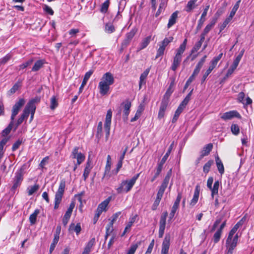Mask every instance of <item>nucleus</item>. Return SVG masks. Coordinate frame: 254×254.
I'll list each match as a JSON object with an SVG mask.
<instances>
[{"mask_svg": "<svg viewBox=\"0 0 254 254\" xmlns=\"http://www.w3.org/2000/svg\"><path fill=\"white\" fill-rule=\"evenodd\" d=\"M140 174V173L136 174L130 180L122 181L120 187L116 189L117 192L121 193L124 191L127 192L130 191L139 177Z\"/></svg>", "mask_w": 254, "mask_h": 254, "instance_id": "obj_1", "label": "nucleus"}, {"mask_svg": "<svg viewBox=\"0 0 254 254\" xmlns=\"http://www.w3.org/2000/svg\"><path fill=\"white\" fill-rule=\"evenodd\" d=\"M131 106V103L130 101L128 100H126L117 109V116L120 117L122 112H123V120L125 122H126L128 120Z\"/></svg>", "mask_w": 254, "mask_h": 254, "instance_id": "obj_2", "label": "nucleus"}, {"mask_svg": "<svg viewBox=\"0 0 254 254\" xmlns=\"http://www.w3.org/2000/svg\"><path fill=\"white\" fill-rule=\"evenodd\" d=\"M65 187V181L64 180H62L60 184L58 190L56 193L54 201V209H57L60 203L62 201V199Z\"/></svg>", "mask_w": 254, "mask_h": 254, "instance_id": "obj_3", "label": "nucleus"}, {"mask_svg": "<svg viewBox=\"0 0 254 254\" xmlns=\"http://www.w3.org/2000/svg\"><path fill=\"white\" fill-rule=\"evenodd\" d=\"M24 168L23 167H21L18 170L16 173L13 179V184L11 188V190L14 191L19 186H20L23 179Z\"/></svg>", "mask_w": 254, "mask_h": 254, "instance_id": "obj_4", "label": "nucleus"}, {"mask_svg": "<svg viewBox=\"0 0 254 254\" xmlns=\"http://www.w3.org/2000/svg\"><path fill=\"white\" fill-rule=\"evenodd\" d=\"M25 104V100L23 98H20L16 102L12 109V113L10 117L11 120H14L15 116L18 114L20 109Z\"/></svg>", "mask_w": 254, "mask_h": 254, "instance_id": "obj_5", "label": "nucleus"}, {"mask_svg": "<svg viewBox=\"0 0 254 254\" xmlns=\"http://www.w3.org/2000/svg\"><path fill=\"white\" fill-rule=\"evenodd\" d=\"M168 214L167 211H165L161 216L159 221V229L158 232V237L160 238H162L163 236L166 227V218Z\"/></svg>", "mask_w": 254, "mask_h": 254, "instance_id": "obj_6", "label": "nucleus"}, {"mask_svg": "<svg viewBox=\"0 0 254 254\" xmlns=\"http://www.w3.org/2000/svg\"><path fill=\"white\" fill-rule=\"evenodd\" d=\"M112 116V111L111 109H109L108 110L105 122L104 124V128L105 131L106 132V137L108 139L109 135H110V127L111 124V119Z\"/></svg>", "mask_w": 254, "mask_h": 254, "instance_id": "obj_7", "label": "nucleus"}, {"mask_svg": "<svg viewBox=\"0 0 254 254\" xmlns=\"http://www.w3.org/2000/svg\"><path fill=\"white\" fill-rule=\"evenodd\" d=\"M170 235L166 234L162 243L161 254H168L170 245Z\"/></svg>", "mask_w": 254, "mask_h": 254, "instance_id": "obj_8", "label": "nucleus"}, {"mask_svg": "<svg viewBox=\"0 0 254 254\" xmlns=\"http://www.w3.org/2000/svg\"><path fill=\"white\" fill-rule=\"evenodd\" d=\"M240 114L236 111H231L223 114L221 118L224 121L231 120L234 117L240 118Z\"/></svg>", "mask_w": 254, "mask_h": 254, "instance_id": "obj_9", "label": "nucleus"}, {"mask_svg": "<svg viewBox=\"0 0 254 254\" xmlns=\"http://www.w3.org/2000/svg\"><path fill=\"white\" fill-rule=\"evenodd\" d=\"M100 81L111 85L114 83V78L111 72H108L103 75Z\"/></svg>", "mask_w": 254, "mask_h": 254, "instance_id": "obj_10", "label": "nucleus"}, {"mask_svg": "<svg viewBox=\"0 0 254 254\" xmlns=\"http://www.w3.org/2000/svg\"><path fill=\"white\" fill-rule=\"evenodd\" d=\"M111 200V196L108 197L107 199L100 203L97 207V211L100 213L101 214L103 211H106L107 210V207Z\"/></svg>", "mask_w": 254, "mask_h": 254, "instance_id": "obj_11", "label": "nucleus"}, {"mask_svg": "<svg viewBox=\"0 0 254 254\" xmlns=\"http://www.w3.org/2000/svg\"><path fill=\"white\" fill-rule=\"evenodd\" d=\"M168 104L169 102L166 101L165 100H162L158 116L159 119L164 117Z\"/></svg>", "mask_w": 254, "mask_h": 254, "instance_id": "obj_12", "label": "nucleus"}, {"mask_svg": "<svg viewBox=\"0 0 254 254\" xmlns=\"http://www.w3.org/2000/svg\"><path fill=\"white\" fill-rule=\"evenodd\" d=\"M110 86V85L106 84L105 82L100 81L98 85L100 93L102 95L107 94L109 91Z\"/></svg>", "mask_w": 254, "mask_h": 254, "instance_id": "obj_13", "label": "nucleus"}, {"mask_svg": "<svg viewBox=\"0 0 254 254\" xmlns=\"http://www.w3.org/2000/svg\"><path fill=\"white\" fill-rule=\"evenodd\" d=\"M182 57L175 55L173 58L172 64L170 67L173 71H175L178 67H179L182 62Z\"/></svg>", "mask_w": 254, "mask_h": 254, "instance_id": "obj_14", "label": "nucleus"}, {"mask_svg": "<svg viewBox=\"0 0 254 254\" xmlns=\"http://www.w3.org/2000/svg\"><path fill=\"white\" fill-rule=\"evenodd\" d=\"M212 147L213 145L212 143H209L205 146L201 151V154L199 158L198 161L204 156L208 155L211 151Z\"/></svg>", "mask_w": 254, "mask_h": 254, "instance_id": "obj_15", "label": "nucleus"}, {"mask_svg": "<svg viewBox=\"0 0 254 254\" xmlns=\"http://www.w3.org/2000/svg\"><path fill=\"white\" fill-rule=\"evenodd\" d=\"M93 166L91 165V161L90 158H89L88 161L86 164V166L84 170L83 177L84 179V181H86V179L88 177V175L92 168Z\"/></svg>", "mask_w": 254, "mask_h": 254, "instance_id": "obj_16", "label": "nucleus"}, {"mask_svg": "<svg viewBox=\"0 0 254 254\" xmlns=\"http://www.w3.org/2000/svg\"><path fill=\"white\" fill-rule=\"evenodd\" d=\"M199 187L198 185H197L195 188L193 197L190 203V205L191 206H193L194 205H195L197 202L198 201L199 195Z\"/></svg>", "mask_w": 254, "mask_h": 254, "instance_id": "obj_17", "label": "nucleus"}, {"mask_svg": "<svg viewBox=\"0 0 254 254\" xmlns=\"http://www.w3.org/2000/svg\"><path fill=\"white\" fill-rule=\"evenodd\" d=\"M237 244L230 241L226 242V252L225 254H233V250L236 247Z\"/></svg>", "mask_w": 254, "mask_h": 254, "instance_id": "obj_18", "label": "nucleus"}, {"mask_svg": "<svg viewBox=\"0 0 254 254\" xmlns=\"http://www.w3.org/2000/svg\"><path fill=\"white\" fill-rule=\"evenodd\" d=\"M92 73H93L92 70H89V71L85 73L84 78L82 80L81 85L79 89V94H80V93H81L82 92L83 88L84 86L86 85L87 81L88 80V79H89V78L90 77V76H91Z\"/></svg>", "mask_w": 254, "mask_h": 254, "instance_id": "obj_19", "label": "nucleus"}, {"mask_svg": "<svg viewBox=\"0 0 254 254\" xmlns=\"http://www.w3.org/2000/svg\"><path fill=\"white\" fill-rule=\"evenodd\" d=\"M187 43V39H185L180 45L179 48L177 49L175 56L182 57V55L185 51Z\"/></svg>", "mask_w": 254, "mask_h": 254, "instance_id": "obj_20", "label": "nucleus"}, {"mask_svg": "<svg viewBox=\"0 0 254 254\" xmlns=\"http://www.w3.org/2000/svg\"><path fill=\"white\" fill-rule=\"evenodd\" d=\"M185 107H186L183 106V105H181V104H180L177 109L176 110L174 116L172 119V122L173 123H175L177 122L180 115L182 113Z\"/></svg>", "mask_w": 254, "mask_h": 254, "instance_id": "obj_21", "label": "nucleus"}, {"mask_svg": "<svg viewBox=\"0 0 254 254\" xmlns=\"http://www.w3.org/2000/svg\"><path fill=\"white\" fill-rule=\"evenodd\" d=\"M45 64L44 60H39L36 61L32 68V71H37L41 68Z\"/></svg>", "mask_w": 254, "mask_h": 254, "instance_id": "obj_22", "label": "nucleus"}, {"mask_svg": "<svg viewBox=\"0 0 254 254\" xmlns=\"http://www.w3.org/2000/svg\"><path fill=\"white\" fill-rule=\"evenodd\" d=\"M178 11H175L171 14L167 24L168 28H170L176 23Z\"/></svg>", "mask_w": 254, "mask_h": 254, "instance_id": "obj_23", "label": "nucleus"}, {"mask_svg": "<svg viewBox=\"0 0 254 254\" xmlns=\"http://www.w3.org/2000/svg\"><path fill=\"white\" fill-rule=\"evenodd\" d=\"M215 161H216V166H217V167L219 172L221 175L223 174L224 173V167L223 164L221 159L218 157V156H217L215 157Z\"/></svg>", "mask_w": 254, "mask_h": 254, "instance_id": "obj_24", "label": "nucleus"}, {"mask_svg": "<svg viewBox=\"0 0 254 254\" xmlns=\"http://www.w3.org/2000/svg\"><path fill=\"white\" fill-rule=\"evenodd\" d=\"M9 137H4L0 141V160L3 157L4 154L3 147L8 142Z\"/></svg>", "mask_w": 254, "mask_h": 254, "instance_id": "obj_25", "label": "nucleus"}, {"mask_svg": "<svg viewBox=\"0 0 254 254\" xmlns=\"http://www.w3.org/2000/svg\"><path fill=\"white\" fill-rule=\"evenodd\" d=\"M167 5V1L166 0H161V2L159 4V7L157 11L155 16L158 17L164 10Z\"/></svg>", "mask_w": 254, "mask_h": 254, "instance_id": "obj_26", "label": "nucleus"}, {"mask_svg": "<svg viewBox=\"0 0 254 254\" xmlns=\"http://www.w3.org/2000/svg\"><path fill=\"white\" fill-rule=\"evenodd\" d=\"M151 36H148L146 37V38H144L140 44V47L139 48V50H141L144 48H145L149 44L150 41H151Z\"/></svg>", "mask_w": 254, "mask_h": 254, "instance_id": "obj_27", "label": "nucleus"}, {"mask_svg": "<svg viewBox=\"0 0 254 254\" xmlns=\"http://www.w3.org/2000/svg\"><path fill=\"white\" fill-rule=\"evenodd\" d=\"M171 170H170L166 175L160 187L166 189L168 186L171 174Z\"/></svg>", "mask_w": 254, "mask_h": 254, "instance_id": "obj_28", "label": "nucleus"}, {"mask_svg": "<svg viewBox=\"0 0 254 254\" xmlns=\"http://www.w3.org/2000/svg\"><path fill=\"white\" fill-rule=\"evenodd\" d=\"M173 143H172L170 146H169L167 152L166 153V154H165V155L163 157V158H162L161 161L159 163V164H161L163 166V165L164 164V163H165V162L166 161L167 159H168L169 156L170 155V153L172 151V149L173 148Z\"/></svg>", "mask_w": 254, "mask_h": 254, "instance_id": "obj_29", "label": "nucleus"}, {"mask_svg": "<svg viewBox=\"0 0 254 254\" xmlns=\"http://www.w3.org/2000/svg\"><path fill=\"white\" fill-rule=\"evenodd\" d=\"M13 124H14V120H11L8 126L4 129H3L2 130V133H1L2 136H5L10 133L11 130L12 129V127L13 126Z\"/></svg>", "mask_w": 254, "mask_h": 254, "instance_id": "obj_30", "label": "nucleus"}, {"mask_svg": "<svg viewBox=\"0 0 254 254\" xmlns=\"http://www.w3.org/2000/svg\"><path fill=\"white\" fill-rule=\"evenodd\" d=\"M197 0H190L186 7L185 10L187 12H190L195 7V2Z\"/></svg>", "mask_w": 254, "mask_h": 254, "instance_id": "obj_31", "label": "nucleus"}, {"mask_svg": "<svg viewBox=\"0 0 254 254\" xmlns=\"http://www.w3.org/2000/svg\"><path fill=\"white\" fill-rule=\"evenodd\" d=\"M219 184L220 183L218 181H215L213 185V187H212V189H210L211 190V196L212 198H214L215 194H218Z\"/></svg>", "mask_w": 254, "mask_h": 254, "instance_id": "obj_32", "label": "nucleus"}, {"mask_svg": "<svg viewBox=\"0 0 254 254\" xmlns=\"http://www.w3.org/2000/svg\"><path fill=\"white\" fill-rule=\"evenodd\" d=\"M39 212V210L36 209L35 210L34 212L30 215L29 221L31 224L33 225L36 223L37 217Z\"/></svg>", "mask_w": 254, "mask_h": 254, "instance_id": "obj_33", "label": "nucleus"}, {"mask_svg": "<svg viewBox=\"0 0 254 254\" xmlns=\"http://www.w3.org/2000/svg\"><path fill=\"white\" fill-rule=\"evenodd\" d=\"M40 101V98L39 97H36L32 99L27 103L28 105L30 108L36 109V103H39Z\"/></svg>", "mask_w": 254, "mask_h": 254, "instance_id": "obj_34", "label": "nucleus"}, {"mask_svg": "<svg viewBox=\"0 0 254 254\" xmlns=\"http://www.w3.org/2000/svg\"><path fill=\"white\" fill-rule=\"evenodd\" d=\"M163 168V165L158 163L156 172L154 175L151 178L150 181L151 182H153L159 176Z\"/></svg>", "mask_w": 254, "mask_h": 254, "instance_id": "obj_35", "label": "nucleus"}, {"mask_svg": "<svg viewBox=\"0 0 254 254\" xmlns=\"http://www.w3.org/2000/svg\"><path fill=\"white\" fill-rule=\"evenodd\" d=\"M216 22V20L215 19L213 20L210 23L206 26L202 33L206 35L214 26Z\"/></svg>", "mask_w": 254, "mask_h": 254, "instance_id": "obj_36", "label": "nucleus"}, {"mask_svg": "<svg viewBox=\"0 0 254 254\" xmlns=\"http://www.w3.org/2000/svg\"><path fill=\"white\" fill-rule=\"evenodd\" d=\"M110 1L109 0H106L101 5L100 8V11L102 13H105L107 12L109 6Z\"/></svg>", "mask_w": 254, "mask_h": 254, "instance_id": "obj_37", "label": "nucleus"}, {"mask_svg": "<svg viewBox=\"0 0 254 254\" xmlns=\"http://www.w3.org/2000/svg\"><path fill=\"white\" fill-rule=\"evenodd\" d=\"M213 161L212 160H209L207 162H206L203 168V172L207 174L209 172L210 167L213 164Z\"/></svg>", "mask_w": 254, "mask_h": 254, "instance_id": "obj_38", "label": "nucleus"}, {"mask_svg": "<svg viewBox=\"0 0 254 254\" xmlns=\"http://www.w3.org/2000/svg\"><path fill=\"white\" fill-rule=\"evenodd\" d=\"M69 230H73L78 235L81 230L80 223H77L76 226L73 223H71L69 226Z\"/></svg>", "mask_w": 254, "mask_h": 254, "instance_id": "obj_39", "label": "nucleus"}, {"mask_svg": "<svg viewBox=\"0 0 254 254\" xmlns=\"http://www.w3.org/2000/svg\"><path fill=\"white\" fill-rule=\"evenodd\" d=\"M240 2H241V0H238L236 3V4L234 5V6H233V7L232 8V9L230 13V15H229V17H230L231 18H233V17L235 15L236 11H237L238 9L239 8V4H240Z\"/></svg>", "mask_w": 254, "mask_h": 254, "instance_id": "obj_40", "label": "nucleus"}, {"mask_svg": "<svg viewBox=\"0 0 254 254\" xmlns=\"http://www.w3.org/2000/svg\"><path fill=\"white\" fill-rule=\"evenodd\" d=\"M214 68L215 67L211 66V65H209L208 68L207 69V70L206 71V72L202 76V78L201 79V83H203L205 81L208 75L211 73V72Z\"/></svg>", "mask_w": 254, "mask_h": 254, "instance_id": "obj_41", "label": "nucleus"}, {"mask_svg": "<svg viewBox=\"0 0 254 254\" xmlns=\"http://www.w3.org/2000/svg\"><path fill=\"white\" fill-rule=\"evenodd\" d=\"M137 29L135 28H132L129 32L126 34V38L130 40H131L135 35Z\"/></svg>", "mask_w": 254, "mask_h": 254, "instance_id": "obj_42", "label": "nucleus"}, {"mask_svg": "<svg viewBox=\"0 0 254 254\" xmlns=\"http://www.w3.org/2000/svg\"><path fill=\"white\" fill-rule=\"evenodd\" d=\"M39 186L38 185H35L27 189L28 195H32L34 192L38 190L39 189Z\"/></svg>", "mask_w": 254, "mask_h": 254, "instance_id": "obj_43", "label": "nucleus"}, {"mask_svg": "<svg viewBox=\"0 0 254 254\" xmlns=\"http://www.w3.org/2000/svg\"><path fill=\"white\" fill-rule=\"evenodd\" d=\"M95 242V239L94 238L91 239L87 243L84 250L90 252L92 247L94 246Z\"/></svg>", "mask_w": 254, "mask_h": 254, "instance_id": "obj_44", "label": "nucleus"}, {"mask_svg": "<svg viewBox=\"0 0 254 254\" xmlns=\"http://www.w3.org/2000/svg\"><path fill=\"white\" fill-rule=\"evenodd\" d=\"M173 40V37L172 36L165 38L160 44L163 47L166 48V46L171 43Z\"/></svg>", "mask_w": 254, "mask_h": 254, "instance_id": "obj_45", "label": "nucleus"}, {"mask_svg": "<svg viewBox=\"0 0 254 254\" xmlns=\"http://www.w3.org/2000/svg\"><path fill=\"white\" fill-rule=\"evenodd\" d=\"M238 65V64L233 62V64L231 65L230 67L227 70V74L226 75L227 76L231 75L233 72L234 71V70L236 69Z\"/></svg>", "mask_w": 254, "mask_h": 254, "instance_id": "obj_46", "label": "nucleus"}, {"mask_svg": "<svg viewBox=\"0 0 254 254\" xmlns=\"http://www.w3.org/2000/svg\"><path fill=\"white\" fill-rule=\"evenodd\" d=\"M30 109V107H29L28 105H26L24 109L23 110V113L21 115V116L23 117L25 119H27L28 117L31 110Z\"/></svg>", "mask_w": 254, "mask_h": 254, "instance_id": "obj_47", "label": "nucleus"}, {"mask_svg": "<svg viewBox=\"0 0 254 254\" xmlns=\"http://www.w3.org/2000/svg\"><path fill=\"white\" fill-rule=\"evenodd\" d=\"M232 19V18L228 16L225 20V21L220 25V32H221L224 29Z\"/></svg>", "mask_w": 254, "mask_h": 254, "instance_id": "obj_48", "label": "nucleus"}, {"mask_svg": "<svg viewBox=\"0 0 254 254\" xmlns=\"http://www.w3.org/2000/svg\"><path fill=\"white\" fill-rule=\"evenodd\" d=\"M71 215V213H70L67 211H66L65 214L64 216L63 219V223L64 226L66 225V224H67V223L68 222L69 219L70 218Z\"/></svg>", "mask_w": 254, "mask_h": 254, "instance_id": "obj_49", "label": "nucleus"}, {"mask_svg": "<svg viewBox=\"0 0 254 254\" xmlns=\"http://www.w3.org/2000/svg\"><path fill=\"white\" fill-rule=\"evenodd\" d=\"M172 92L173 91L171 90V86H170L165 94H164L162 100H165L166 101L169 102L170 97L172 93Z\"/></svg>", "mask_w": 254, "mask_h": 254, "instance_id": "obj_50", "label": "nucleus"}, {"mask_svg": "<svg viewBox=\"0 0 254 254\" xmlns=\"http://www.w3.org/2000/svg\"><path fill=\"white\" fill-rule=\"evenodd\" d=\"M159 47L157 51L156 59H157L159 57H160L164 55V51L166 48L163 47L162 46H161L160 44H159Z\"/></svg>", "mask_w": 254, "mask_h": 254, "instance_id": "obj_51", "label": "nucleus"}, {"mask_svg": "<svg viewBox=\"0 0 254 254\" xmlns=\"http://www.w3.org/2000/svg\"><path fill=\"white\" fill-rule=\"evenodd\" d=\"M102 136V122H99L97 128L96 136L100 138Z\"/></svg>", "mask_w": 254, "mask_h": 254, "instance_id": "obj_52", "label": "nucleus"}, {"mask_svg": "<svg viewBox=\"0 0 254 254\" xmlns=\"http://www.w3.org/2000/svg\"><path fill=\"white\" fill-rule=\"evenodd\" d=\"M222 233V232L219 230H217V231L215 233L213 236V240L214 243H217L219 241Z\"/></svg>", "mask_w": 254, "mask_h": 254, "instance_id": "obj_53", "label": "nucleus"}, {"mask_svg": "<svg viewBox=\"0 0 254 254\" xmlns=\"http://www.w3.org/2000/svg\"><path fill=\"white\" fill-rule=\"evenodd\" d=\"M59 241V239H58L56 238H54V239L53 240V242L50 245V250H49V252L50 254H52V252H53V251L54 250V249L56 247V246L57 244V243H58Z\"/></svg>", "mask_w": 254, "mask_h": 254, "instance_id": "obj_54", "label": "nucleus"}, {"mask_svg": "<svg viewBox=\"0 0 254 254\" xmlns=\"http://www.w3.org/2000/svg\"><path fill=\"white\" fill-rule=\"evenodd\" d=\"M193 91V89H192L190 93L187 95L186 98L184 99V100L181 102V104L183 105L184 106H186V105L189 103V101L190 99V96H191L192 93Z\"/></svg>", "mask_w": 254, "mask_h": 254, "instance_id": "obj_55", "label": "nucleus"}, {"mask_svg": "<svg viewBox=\"0 0 254 254\" xmlns=\"http://www.w3.org/2000/svg\"><path fill=\"white\" fill-rule=\"evenodd\" d=\"M58 105L57 99L55 96H53L51 99V105L50 108L52 110H54Z\"/></svg>", "mask_w": 254, "mask_h": 254, "instance_id": "obj_56", "label": "nucleus"}, {"mask_svg": "<svg viewBox=\"0 0 254 254\" xmlns=\"http://www.w3.org/2000/svg\"><path fill=\"white\" fill-rule=\"evenodd\" d=\"M115 31V28L111 23H107L105 25V31L108 33H112Z\"/></svg>", "mask_w": 254, "mask_h": 254, "instance_id": "obj_57", "label": "nucleus"}, {"mask_svg": "<svg viewBox=\"0 0 254 254\" xmlns=\"http://www.w3.org/2000/svg\"><path fill=\"white\" fill-rule=\"evenodd\" d=\"M232 132L234 135H238L240 132V128L239 126L236 124H232L231 127Z\"/></svg>", "mask_w": 254, "mask_h": 254, "instance_id": "obj_58", "label": "nucleus"}, {"mask_svg": "<svg viewBox=\"0 0 254 254\" xmlns=\"http://www.w3.org/2000/svg\"><path fill=\"white\" fill-rule=\"evenodd\" d=\"M77 159V165H79L85 159L84 155L81 153H79L76 158Z\"/></svg>", "mask_w": 254, "mask_h": 254, "instance_id": "obj_59", "label": "nucleus"}, {"mask_svg": "<svg viewBox=\"0 0 254 254\" xmlns=\"http://www.w3.org/2000/svg\"><path fill=\"white\" fill-rule=\"evenodd\" d=\"M165 189L159 187L156 196V199L161 201L162 196L164 194Z\"/></svg>", "mask_w": 254, "mask_h": 254, "instance_id": "obj_60", "label": "nucleus"}, {"mask_svg": "<svg viewBox=\"0 0 254 254\" xmlns=\"http://www.w3.org/2000/svg\"><path fill=\"white\" fill-rule=\"evenodd\" d=\"M117 235L116 233H113L112 236H111V238H110L109 242L108 244V248L110 249L111 246L113 245L115 242V240L116 239Z\"/></svg>", "mask_w": 254, "mask_h": 254, "instance_id": "obj_61", "label": "nucleus"}, {"mask_svg": "<svg viewBox=\"0 0 254 254\" xmlns=\"http://www.w3.org/2000/svg\"><path fill=\"white\" fill-rule=\"evenodd\" d=\"M205 21V17H202V15H201L200 18L199 19L198 24L196 27L197 30H199L202 27L204 22Z\"/></svg>", "mask_w": 254, "mask_h": 254, "instance_id": "obj_62", "label": "nucleus"}, {"mask_svg": "<svg viewBox=\"0 0 254 254\" xmlns=\"http://www.w3.org/2000/svg\"><path fill=\"white\" fill-rule=\"evenodd\" d=\"M245 98V94L243 92H240L238 95V101L243 104H245L244 99Z\"/></svg>", "mask_w": 254, "mask_h": 254, "instance_id": "obj_63", "label": "nucleus"}, {"mask_svg": "<svg viewBox=\"0 0 254 254\" xmlns=\"http://www.w3.org/2000/svg\"><path fill=\"white\" fill-rule=\"evenodd\" d=\"M201 45H202V44L200 43V42H196L195 44L193 47L192 48V49L191 50V53L192 54V53H194L196 52L200 48Z\"/></svg>", "mask_w": 254, "mask_h": 254, "instance_id": "obj_64", "label": "nucleus"}]
</instances>
